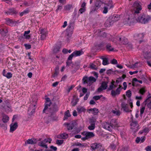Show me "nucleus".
<instances>
[{
  "label": "nucleus",
  "mask_w": 151,
  "mask_h": 151,
  "mask_svg": "<svg viewBox=\"0 0 151 151\" xmlns=\"http://www.w3.org/2000/svg\"><path fill=\"white\" fill-rule=\"evenodd\" d=\"M121 90H120V88H118L115 91L112 90L111 91V95L113 97H115L116 95H118L120 93Z\"/></svg>",
  "instance_id": "16"
},
{
  "label": "nucleus",
  "mask_w": 151,
  "mask_h": 151,
  "mask_svg": "<svg viewBox=\"0 0 151 151\" xmlns=\"http://www.w3.org/2000/svg\"><path fill=\"white\" fill-rule=\"evenodd\" d=\"M130 128L132 130L133 132H135L139 129V125L137 121L132 119L130 122Z\"/></svg>",
  "instance_id": "4"
},
{
  "label": "nucleus",
  "mask_w": 151,
  "mask_h": 151,
  "mask_svg": "<svg viewBox=\"0 0 151 151\" xmlns=\"http://www.w3.org/2000/svg\"><path fill=\"white\" fill-rule=\"evenodd\" d=\"M120 19L119 15H114L110 16L106 22L105 24L106 26L109 27L112 25L113 23L119 20Z\"/></svg>",
  "instance_id": "2"
},
{
  "label": "nucleus",
  "mask_w": 151,
  "mask_h": 151,
  "mask_svg": "<svg viewBox=\"0 0 151 151\" xmlns=\"http://www.w3.org/2000/svg\"><path fill=\"white\" fill-rule=\"evenodd\" d=\"M97 32L98 33H99L98 34V35H99L102 36L103 37H106V33L103 32H101L99 30L97 31Z\"/></svg>",
  "instance_id": "33"
},
{
  "label": "nucleus",
  "mask_w": 151,
  "mask_h": 151,
  "mask_svg": "<svg viewBox=\"0 0 151 151\" xmlns=\"http://www.w3.org/2000/svg\"><path fill=\"white\" fill-rule=\"evenodd\" d=\"M106 5V7L109 9H110L113 7V5L111 1H109L107 3L105 4Z\"/></svg>",
  "instance_id": "29"
},
{
  "label": "nucleus",
  "mask_w": 151,
  "mask_h": 151,
  "mask_svg": "<svg viewBox=\"0 0 151 151\" xmlns=\"http://www.w3.org/2000/svg\"><path fill=\"white\" fill-rule=\"evenodd\" d=\"M83 54V52L82 50H75L69 56L68 58V60H71L73 57L80 56Z\"/></svg>",
  "instance_id": "6"
},
{
  "label": "nucleus",
  "mask_w": 151,
  "mask_h": 151,
  "mask_svg": "<svg viewBox=\"0 0 151 151\" xmlns=\"http://www.w3.org/2000/svg\"><path fill=\"white\" fill-rule=\"evenodd\" d=\"M91 147L93 150L97 149L98 151H104V150L100 143H95L92 144Z\"/></svg>",
  "instance_id": "7"
},
{
  "label": "nucleus",
  "mask_w": 151,
  "mask_h": 151,
  "mask_svg": "<svg viewBox=\"0 0 151 151\" xmlns=\"http://www.w3.org/2000/svg\"><path fill=\"white\" fill-rule=\"evenodd\" d=\"M0 32L2 35L5 36L8 32V30L5 28H2L0 29Z\"/></svg>",
  "instance_id": "28"
},
{
  "label": "nucleus",
  "mask_w": 151,
  "mask_h": 151,
  "mask_svg": "<svg viewBox=\"0 0 151 151\" xmlns=\"http://www.w3.org/2000/svg\"><path fill=\"white\" fill-rule=\"evenodd\" d=\"M18 127L17 123L15 122L14 123H12L10 125V132H13Z\"/></svg>",
  "instance_id": "18"
},
{
  "label": "nucleus",
  "mask_w": 151,
  "mask_h": 151,
  "mask_svg": "<svg viewBox=\"0 0 151 151\" xmlns=\"http://www.w3.org/2000/svg\"><path fill=\"white\" fill-rule=\"evenodd\" d=\"M131 92L130 90H129L126 92V95L128 97H130L131 96Z\"/></svg>",
  "instance_id": "48"
},
{
  "label": "nucleus",
  "mask_w": 151,
  "mask_h": 151,
  "mask_svg": "<svg viewBox=\"0 0 151 151\" xmlns=\"http://www.w3.org/2000/svg\"><path fill=\"white\" fill-rule=\"evenodd\" d=\"M6 20L7 24L10 26H14L16 24L17 22L13 19H11L9 18H6Z\"/></svg>",
  "instance_id": "15"
},
{
  "label": "nucleus",
  "mask_w": 151,
  "mask_h": 151,
  "mask_svg": "<svg viewBox=\"0 0 151 151\" xmlns=\"http://www.w3.org/2000/svg\"><path fill=\"white\" fill-rule=\"evenodd\" d=\"M58 110V106L56 105H54L50 108H48L46 111L48 114L49 112L50 113L51 115H53Z\"/></svg>",
  "instance_id": "9"
},
{
  "label": "nucleus",
  "mask_w": 151,
  "mask_h": 151,
  "mask_svg": "<svg viewBox=\"0 0 151 151\" xmlns=\"http://www.w3.org/2000/svg\"><path fill=\"white\" fill-rule=\"evenodd\" d=\"M110 123L112 127V129L116 127H118L117 120L115 119H112Z\"/></svg>",
  "instance_id": "19"
},
{
  "label": "nucleus",
  "mask_w": 151,
  "mask_h": 151,
  "mask_svg": "<svg viewBox=\"0 0 151 151\" xmlns=\"http://www.w3.org/2000/svg\"><path fill=\"white\" fill-rule=\"evenodd\" d=\"M107 50L109 51H112L114 50V48L112 47L110 44H107L106 46Z\"/></svg>",
  "instance_id": "35"
},
{
  "label": "nucleus",
  "mask_w": 151,
  "mask_h": 151,
  "mask_svg": "<svg viewBox=\"0 0 151 151\" xmlns=\"http://www.w3.org/2000/svg\"><path fill=\"white\" fill-rule=\"evenodd\" d=\"M103 127L110 131L112 130V127L111 126L110 123L105 122L103 123L102 125Z\"/></svg>",
  "instance_id": "14"
},
{
  "label": "nucleus",
  "mask_w": 151,
  "mask_h": 151,
  "mask_svg": "<svg viewBox=\"0 0 151 151\" xmlns=\"http://www.w3.org/2000/svg\"><path fill=\"white\" fill-rule=\"evenodd\" d=\"M112 112L117 116H119L121 114L119 110H113Z\"/></svg>",
  "instance_id": "41"
},
{
  "label": "nucleus",
  "mask_w": 151,
  "mask_h": 151,
  "mask_svg": "<svg viewBox=\"0 0 151 151\" xmlns=\"http://www.w3.org/2000/svg\"><path fill=\"white\" fill-rule=\"evenodd\" d=\"M77 110L78 112L79 113H81L85 111L86 109L83 107H79L77 108Z\"/></svg>",
  "instance_id": "32"
},
{
  "label": "nucleus",
  "mask_w": 151,
  "mask_h": 151,
  "mask_svg": "<svg viewBox=\"0 0 151 151\" xmlns=\"http://www.w3.org/2000/svg\"><path fill=\"white\" fill-rule=\"evenodd\" d=\"M109 9L106 6H105L104 7V10L103 12L104 14H106L108 12V10Z\"/></svg>",
  "instance_id": "51"
},
{
  "label": "nucleus",
  "mask_w": 151,
  "mask_h": 151,
  "mask_svg": "<svg viewBox=\"0 0 151 151\" xmlns=\"http://www.w3.org/2000/svg\"><path fill=\"white\" fill-rule=\"evenodd\" d=\"M98 66L97 63L95 61L93 63H90L89 64L90 68L93 70H97Z\"/></svg>",
  "instance_id": "22"
},
{
  "label": "nucleus",
  "mask_w": 151,
  "mask_h": 151,
  "mask_svg": "<svg viewBox=\"0 0 151 151\" xmlns=\"http://www.w3.org/2000/svg\"><path fill=\"white\" fill-rule=\"evenodd\" d=\"M36 102V100L34 101L32 100V103L31 104L28 110V113L29 115H32L35 112Z\"/></svg>",
  "instance_id": "5"
},
{
  "label": "nucleus",
  "mask_w": 151,
  "mask_h": 151,
  "mask_svg": "<svg viewBox=\"0 0 151 151\" xmlns=\"http://www.w3.org/2000/svg\"><path fill=\"white\" fill-rule=\"evenodd\" d=\"M78 101V99H76L75 100H73L71 102V104L72 106H74L77 104V103Z\"/></svg>",
  "instance_id": "46"
},
{
  "label": "nucleus",
  "mask_w": 151,
  "mask_h": 151,
  "mask_svg": "<svg viewBox=\"0 0 151 151\" xmlns=\"http://www.w3.org/2000/svg\"><path fill=\"white\" fill-rule=\"evenodd\" d=\"M71 115L69 110H67L65 113L63 119L64 120L67 119L68 117H70Z\"/></svg>",
  "instance_id": "31"
},
{
  "label": "nucleus",
  "mask_w": 151,
  "mask_h": 151,
  "mask_svg": "<svg viewBox=\"0 0 151 151\" xmlns=\"http://www.w3.org/2000/svg\"><path fill=\"white\" fill-rule=\"evenodd\" d=\"M82 81L83 84H87L88 85L90 86L93 83L96 81V79L93 76H90L88 78L86 76L83 77Z\"/></svg>",
  "instance_id": "3"
},
{
  "label": "nucleus",
  "mask_w": 151,
  "mask_h": 151,
  "mask_svg": "<svg viewBox=\"0 0 151 151\" xmlns=\"http://www.w3.org/2000/svg\"><path fill=\"white\" fill-rule=\"evenodd\" d=\"M122 109L123 110L126 112H129L132 111L131 110H130L129 108V106L128 104H126L124 102H122V103L121 105Z\"/></svg>",
  "instance_id": "11"
},
{
  "label": "nucleus",
  "mask_w": 151,
  "mask_h": 151,
  "mask_svg": "<svg viewBox=\"0 0 151 151\" xmlns=\"http://www.w3.org/2000/svg\"><path fill=\"white\" fill-rule=\"evenodd\" d=\"M72 33L71 32H70V33L68 32L66 33V36L67 38V41H68L70 40L72 35Z\"/></svg>",
  "instance_id": "43"
},
{
  "label": "nucleus",
  "mask_w": 151,
  "mask_h": 151,
  "mask_svg": "<svg viewBox=\"0 0 151 151\" xmlns=\"http://www.w3.org/2000/svg\"><path fill=\"white\" fill-rule=\"evenodd\" d=\"M145 91L143 88L140 89L139 90V93L142 95H143L145 93Z\"/></svg>",
  "instance_id": "50"
},
{
  "label": "nucleus",
  "mask_w": 151,
  "mask_h": 151,
  "mask_svg": "<svg viewBox=\"0 0 151 151\" xmlns=\"http://www.w3.org/2000/svg\"><path fill=\"white\" fill-rule=\"evenodd\" d=\"M8 66L10 68L14 67L15 66V64L12 61V62H9L8 63Z\"/></svg>",
  "instance_id": "45"
},
{
  "label": "nucleus",
  "mask_w": 151,
  "mask_h": 151,
  "mask_svg": "<svg viewBox=\"0 0 151 151\" xmlns=\"http://www.w3.org/2000/svg\"><path fill=\"white\" fill-rule=\"evenodd\" d=\"M147 63L148 65L150 67H151V60H147Z\"/></svg>",
  "instance_id": "64"
},
{
  "label": "nucleus",
  "mask_w": 151,
  "mask_h": 151,
  "mask_svg": "<svg viewBox=\"0 0 151 151\" xmlns=\"http://www.w3.org/2000/svg\"><path fill=\"white\" fill-rule=\"evenodd\" d=\"M114 85H112V84H111L109 86V87L108 88V90L110 91L111 90H113V89L114 88Z\"/></svg>",
  "instance_id": "54"
},
{
  "label": "nucleus",
  "mask_w": 151,
  "mask_h": 151,
  "mask_svg": "<svg viewBox=\"0 0 151 151\" xmlns=\"http://www.w3.org/2000/svg\"><path fill=\"white\" fill-rule=\"evenodd\" d=\"M66 66H69L72 63V61L71 60H68V59L67 61L66 62Z\"/></svg>",
  "instance_id": "53"
},
{
  "label": "nucleus",
  "mask_w": 151,
  "mask_h": 151,
  "mask_svg": "<svg viewBox=\"0 0 151 151\" xmlns=\"http://www.w3.org/2000/svg\"><path fill=\"white\" fill-rule=\"evenodd\" d=\"M24 45L27 49H29L31 48V46L30 45L27 44H24Z\"/></svg>",
  "instance_id": "60"
},
{
  "label": "nucleus",
  "mask_w": 151,
  "mask_h": 151,
  "mask_svg": "<svg viewBox=\"0 0 151 151\" xmlns=\"http://www.w3.org/2000/svg\"><path fill=\"white\" fill-rule=\"evenodd\" d=\"M45 108L43 110V113H45L48 114L46 111L48 110V107H50L52 104L50 99L49 98H47L45 99Z\"/></svg>",
  "instance_id": "8"
},
{
  "label": "nucleus",
  "mask_w": 151,
  "mask_h": 151,
  "mask_svg": "<svg viewBox=\"0 0 151 151\" xmlns=\"http://www.w3.org/2000/svg\"><path fill=\"white\" fill-rule=\"evenodd\" d=\"M118 145V143H117L116 144L113 143L111 145V147L113 149H114L116 145Z\"/></svg>",
  "instance_id": "49"
},
{
  "label": "nucleus",
  "mask_w": 151,
  "mask_h": 151,
  "mask_svg": "<svg viewBox=\"0 0 151 151\" xmlns=\"http://www.w3.org/2000/svg\"><path fill=\"white\" fill-rule=\"evenodd\" d=\"M12 73L10 72H8L4 76L6 77L7 78L9 79L12 78Z\"/></svg>",
  "instance_id": "44"
},
{
  "label": "nucleus",
  "mask_w": 151,
  "mask_h": 151,
  "mask_svg": "<svg viewBox=\"0 0 151 151\" xmlns=\"http://www.w3.org/2000/svg\"><path fill=\"white\" fill-rule=\"evenodd\" d=\"M103 96L102 95H101L100 96H94L93 98V99L96 100H97L99 99L100 98Z\"/></svg>",
  "instance_id": "47"
},
{
  "label": "nucleus",
  "mask_w": 151,
  "mask_h": 151,
  "mask_svg": "<svg viewBox=\"0 0 151 151\" xmlns=\"http://www.w3.org/2000/svg\"><path fill=\"white\" fill-rule=\"evenodd\" d=\"M145 34L144 33L140 34H135L134 35V39L136 40H139V42L140 43L142 41V39L144 37Z\"/></svg>",
  "instance_id": "10"
},
{
  "label": "nucleus",
  "mask_w": 151,
  "mask_h": 151,
  "mask_svg": "<svg viewBox=\"0 0 151 151\" xmlns=\"http://www.w3.org/2000/svg\"><path fill=\"white\" fill-rule=\"evenodd\" d=\"M95 128V123H92L88 127V128L90 130H93Z\"/></svg>",
  "instance_id": "40"
},
{
  "label": "nucleus",
  "mask_w": 151,
  "mask_h": 151,
  "mask_svg": "<svg viewBox=\"0 0 151 151\" xmlns=\"http://www.w3.org/2000/svg\"><path fill=\"white\" fill-rule=\"evenodd\" d=\"M102 4V2L100 0H96L95 2V8L93 10L95 11L98 9L100 7Z\"/></svg>",
  "instance_id": "17"
},
{
  "label": "nucleus",
  "mask_w": 151,
  "mask_h": 151,
  "mask_svg": "<svg viewBox=\"0 0 151 151\" xmlns=\"http://www.w3.org/2000/svg\"><path fill=\"white\" fill-rule=\"evenodd\" d=\"M145 107L144 106H142L140 109V115H142L144 113V111L145 110Z\"/></svg>",
  "instance_id": "57"
},
{
  "label": "nucleus",
  "mask_w": 151,
  "mask_h": 151,
  "mask_svg": "<svg viewBox=\"0 0 151 151\" xmlns=\"http://www.w3.org/2000/svg\"><path fill=\"white\" fill-rule=\"evenodd\" d=\"M117 39L120 42V43L123 45L128 44V41L127 38L124 37H117Z\"/></svg>",
  "instance_id": "13"
},
{
  "label": "nucleus",
  "mask_w": 151,
  "mask_h": 151,
  "mask_svg": "<svg viewBox=\"0 0 151 151\" xmlns=\"http://www.w3.org/2000/svg\"><path fill=\"white\" fill-rule=\"evenodd\" d=\"M72 7V5L68 4L64 6V10H70Z\"/></svg>",
  "instance_id": "39"
},
{
  "label": "nucleus",
  "mask_w": 151,
  "mask_h": 151,
  "mask_svg": "<svg viewBox=\"0 0 151 151\" xmlns=\"http://www.w3.org/2000/svg\"><path fill=\"white\" fill-rule=\"evenodd\" d=\"M95 136L94 134L91 132H87L86 137L88 139L93 137Z\"/></svg>",
  "instance_id": "30"
},
{
  "label": "nucleus",
  "mask_w": 151,
  "mask_h": 151,
  "mask_svg": "<svg viewBox=\"0 0 151 151\" xmlns=\"http://www.w3.org/2000/svg\"><path fill=\"white\" fill-rule=\"evenodd\" d=\"M108 63H108V60L107 58H103L102 64L104 65H106L108 64Z\"/></svg>",
  "instance_id": "42"
},
{
  "label": "nucleus",
  "mask_w": 151,
  "mask_h": 151,
  "mask_svg": "<svg viewBox=\"0 0 151 151\" xmlns=\"http://www.w3.org/2000/svg\"><path fill=\"white\" fill-rule=\"evenodd\" d=\"M74 125L73 123H70L68 124L67 129L68 130L72 129L74 127Z\"/></svg>",
  "instance_id": "36"
},
{
  "label": "nucleus",
  "mask_w": 151,
  "mask_h": 151,
  "mask_svg": "<svg viewBox=\"0 0 151 151\" xmlns=\"http://www.w3.org/2000/svg\"><path fill=\"white\" fill-rule=\"evenodd\" d=\"M62 8V6L58 5L57 9L55 10V12L57 13L58 11L59 10H61Z\"/></svg>",
  "instance_id": "55"
},
{
  "label": "nucleus",
  "mask_w": 151,
  "mask_h": 151,
  "mask_svg": "<svg viewBox=\"0 0 151 151\" xmlns=\"http://www.w3.org/2000/svg\"><path fill=\"white\" fill-rule=\"evenodd\" d=\"M36 143L37 141L36 139H29L25 142V145H26L27 144H33Z\"/></svg>",
  "instance_id": "20"
},
{
  "label": "nucleus",
  "mask_w": 151,
  "mask_h": 151,
  "mask_svg": "<svg viewBox=\"0 0 151 151\" xmlns=\"http://www.w3.org/2000/svg\"><path fill=\"white\" fill-rule=\"evenodd\" d=\"M17 13V12L14 9H9L5 13L7 14H16Z\"/></svg>",
  "instance_id": "23"
},
{
  "label": "nucleus",
  "mask_w": 151,
  "mask_h": 151,
  "mask_svg": "<svg viewBox=\"0 0 151 151\" xmlns=\"http://www.w3.org/2000/svg\"><path fill=\"white\" fill-rule=\"evenodd\" d=\"M108 82H103L100 87L98 89V91L100 92L106 89L108 86Z\"/></svg>",
  "instance_id": "12"
},
{
  "label": "nucleus",
  "mask_w": 151,
  "mask_h": 151,
  "mask_svg": "<svg viewBox=\"0 0 151 151\" xmlns=\"http://www.w3.org/2000/svg\"><path fill=\"white\" fill-rule=\"evenodd\" d=\"M68 136L67 134L64 133L58 135V138H61L63 139H67L68 138Z\"/></svg>",
  "instance_id": "24"
},
{
  "label": "nucleus",
  "mask_w": 151,
  "mask_h": 151,
  "mask_svg": "<svg viewBox=\"0 0 151 151\" xmlns=\"http://www.w3.org/2000/svg\"><path fill=\"white\" fill-rule=\"evenodd\" d=\"M132 84L133 86H139V84H138V80L137 78H134L132 79Z\"/></svg>",
  "instance_id": "26"
},
{
  "label": "nucleus",
  "mask_w": 151,
  "mask_h": 151,
  "mask_svg": "<svg viewBox=\"0 0 151 151\" xmlns=\"http://www.w3.org/2000/svg\"><path fill=\"white\" fill-rule=\"evenodd\" d=\"M72 69H73L71 70L72 73H74L76 72L78 70V68H72Z\"/></svg>",
  "instance_id": "63"
},
{
  "label": "nucleus",
  "mask_w": 151,
  "mask_h": 151,
  "mask_svg": "<svg viewBox=\"0 0 151 151\" xmlns=\"http://www.w3.org/2000/svg\"><path fill=\"white\" fill-rule=\"evenodd\" d=\"M60 47L58 45L55 46L53 50V51L54 53H57L59 51Z\"/></svg>",
  "instance_id": "38"
},
{
  "label": "nucleus",
  "mask_w": 151,
  "mask_h": 151,
  "mask_svg": "<svg viewBox=\"0 0 151 151\" xmlns=\"http://www.w3.org/2000/svg\"><path fill=\"white\" fill-rule=\"evenodd\" d=\"M9 120V117L6 115H4L3 116L2 121L4 123H6Z\"/></svg>",
  "instance_id": "34"
},
{
  "label": "nucleus",
  "mask_w": 151,
  "mask_h": 151,
  "mask_svg": "<svg viewBox=\"0 0 151 151\" xmlns=\"http://www.w3.org/2000/svg\"><path fill=\"white\" fill-rule=\"evenodd\" d=\"M142 65L138 62L135 63L129 66V68L134 70H136L139 68V67L141 66Z\"/></svg>",
  "instance_id": "21"
},
{
  "label": "nucleus",
  "mask_w": 151,
  "mask_h": 151,
  "mask_svg": "<svg viewBox=\"0 0 151 151\" xmlns=\"http://www.w3.org/2000/svg\"><path fill=\"white\" fill-rule=\"evenodd\" d=\"M122 81V78L121 77H120L119 78H117V79L116 80V83H118L119 82H121Z\"/></svg>",
  "instance_id": "62"
},
{
  "label": "nucleus",
  "mask_w": 151,
  "mask_h": 151,
  "mask_svg": "<svg viewBox=\"0 0 151 151\" xmlns=\"http://www.w3.org/2000/svg\"><path fill=\"white\" fill-rule=\"evenodd\" d=\"M88 111H91L92 113L94 115H96L99 112L98 109L96 108L93 109H88Z\"/></svg>",
  "instance_id": "27"
},
{
  "label": "nucleus",
  "mask_w": 151,
  "mask_h": 151,
  "mask_svg": "<svg viewBox=\"0 0 151 151\" xmlns=\"http://www.w3.org/2000/svg\"><path fill=\"white\" fill-rule=\"evenodd\" d=\"M133 7L134 10L132 13L135 16V17L137 22L142 24H145L151 19V17L148 16H145V15L140 16L138 17L137 18H136L138 14L139 13L140 11L142 9L140 3L137 2H135L133 5Z\"/></svg>",
  "instance_id": "1"
},
{
  "label": "nucleus",
  "mask_w": 151,
  "mask_h": 151,
  "mask_svg": "<svg viewBox=\"0 0 151 151\" xmlns=\"http://www.w3.org/2000/svg\"><path fill=\"white\" fill-rule=\"evenodd\" d=\"M96 119L94 117H92L90 119V122L92 123H95L96 122Z\"/></svg>",
  "instance_id": "58"
},
{
  "label": "nucleus",
  "mask_w": 151,
  "mask_h": 151,
  "mask_svg": "<svg viewBox=\"0 0 151 151\" xmlns=\"http://www.w3.org/2000/svg\"><path fill=\"white\" fill-rule=\"evenodd\" d=\"M73 145H75L76 146H79L80 147H82L83 146V145H82L79 142L75 143Z\"/></svg>",
  "instance_id": "56"
},
{
  "label": "nucleus",
  "mask_w": 151,
  "mask_h": 151,
  "mask_svg": "<svg viewBox=\"0 0 151 151\" xmlns=\"http://www.w3.org/2000/svg\"><path fill=\"white\" fill-rule=\"evenodd\" d=\"M79 64L77 62H75L74 64H73L72 65V68H77L78 70L79 69Z\"/></svg>",
  "instance_id": "37"
},
{
  "label": "nucleus",
  "mask_w": 151,
  "mask_h": 151,
  "mask_svg": "<svg viewBox=\"0 0 151 151\" xmlns=\"http://www.w3.org/2000/svg\"><path fill=\"white\" fill-rule=\"evenodd\" d=\"M63 142V140H57L56 141V143L58 145L62 144Z\"/></svg>",
  "instance_id": "52"
},
{
  "label": "nucleus",
  "mask_w": 151,
  "mask_h": 151,
  "mask_svg": "<svg viewBox=\"0 0 151 151\" xmlns=\"http://www.w3.org/2000/svg\"><path fill=\"white\" fill-rule=\"evenodd\" d=\"M46 142L45 139L38 143V145L42 147H45V148H47V145H46Z\"/></svg>",
  "instance_id": "25"
},
{
  "label": "nucleus",
  "mask_w": 151,
  "mask_h": 151,
  "mask_svg": "<svg viewBox=\"0 0 151 151\" xmlns=\"http://www.w3.org/2000/svg\"><path fill=\"white\" fill-rule=\"evenodd\" d=\"M85 11V9L84 8H81L79 10V11L81 14H82L83 12H84Z\"/></svg>",
  "instance_id": "61"
},
{
  "label": "nucleus",
  "mask_w": 151,
  "mask_h": 151,
  "mask_svg": "<svg viewBox=\"0 0 151 151\" xmlns=\"http://www.w3.org/2000/svg\"><path fill=\"white\" fill-rule=\"evenodd\" d=\"M111 63L113 64H116L117 63V61L115 59H113L111 61Z\"/></svg>",
  "instance_id": "59"
}]
</instances>
